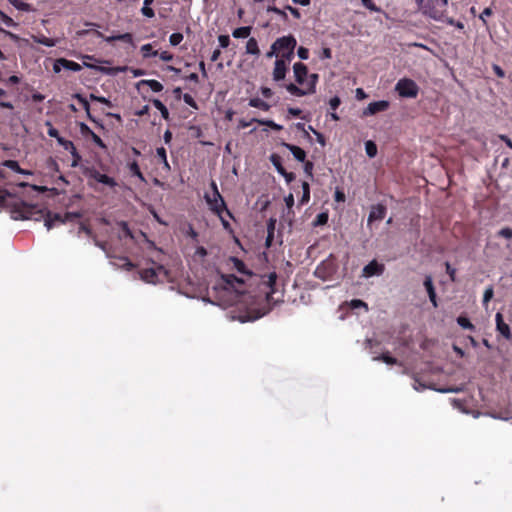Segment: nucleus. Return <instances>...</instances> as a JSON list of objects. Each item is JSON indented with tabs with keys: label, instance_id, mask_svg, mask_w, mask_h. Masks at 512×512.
Listing matches in <instances>:
<instances>
[{
	"label": "nucleus",
	"instance_id": "21",
	"mask_svg": "<svg viewBox=\"0 0 512 512\" xmlns=\"http://www.w3.org/2000/svg\"><path fill=\"white\" fill-rule=\"evenodd\" d=\"M33 40L34 42L47 47H54L58 43V39L48 38L44 35L34 36Z\"/></svg>",
	"mask_w": 512,
	"mask_h": 512
},
{
	"label": "nucleus",
	"instance_id": "60",
	"mask_svg": "<svg viewBox=\"0 0 512 512\" xmlns=\"http://www.w3.org/2000/svg\"><path fill=\"white\" fill-rule=\"evenodd\" d=\"M257 120L256 118H252L251 120L247 121L245 119H241L239 120V124H238V128L240 129H244V128H247L249 127L252 123L256 122L257 123Z\"/></svg>",
	"mask_w": 512,
	"mask_h": 512
},
{
	"label": "nucleus",
	"instance_id": "1",
	"mask_svg": "<svg viewBox=\"0 0 512 512\" xmlns=\"http://www.w3.org/2000/svg\"><path fill=\"white\" fill-rule=\"evenodd\" d=\"M222 279L227 286L234 289L238 293V310L240 311V314L237 316V318L239 321H254L268 313L269 309H267L266 306L257 307L251 296L237 289V285L240 286L244 284V281L241 278H238L233 274H227L223 275Z\"/></svg>",
	"mask_w": 512,
	"mask_h": 512
},
{
	"label": "nucleus",
	"instance_id": "30",
	"mask_svg": "<svg viewBox=\"0 0 512 512\" xmlns=\"http://www.w3.org/2000/svg\"><path fill=\"white\" fill-rule=\"evenodd\" d=\"M152 103L154 107L160 111L161 116L167 120L169 118V111L167 107L158 99H154Z\"/></svg>",
	"mask_w": 512,
	"mask_h": 512
},
{
	"label": "nucleus",
	"instance_id": "33",
	"mask_svg": "<svg viewBox=\"0 0 512 512\" xmlns=\"http://www.w3.org/2000/svg\"><path fill=\"white\" fill-rule=\"evenodd\" d=\"M129 170L132 175L138 177L141 181H145L144 175L140 170V167L136 161L129 163Z\"/></svg>",
	"mask_w": 512,
	"mask_h": 512
},
{
	"label": "nucleus",
	"instance_id": "49",
	"mask_svg": "<svg viewBox=\"0 0 512 512\" xmlns=\"http://www.w3.org/2000/svg\"><path fill=\"white\" fill-rule=\"evenodd\" d=\"M303 163H304V172H305V174L312 178L313 177V169H314L313 162L305 160V162H303Z\"/></svg>",
	"mask_w": 512,
	"mask_h": 512
},
{
	"label": "nucleus",
	"instance_id": "62",
	"mask_svg": "<svg viewBox=\"0 0 512 512\" xmlns=\"http://www.w3.org/2000/svg\"><path fill=\"white\" fill-rule=\"evenodd\" d=\"M280 175H282L285 178L287 183H291L292 181L295 180V174L292 172H288L286 169H284V171H282Z\"/></svg>",
	"mask_w": 512,
	"mask_h": 512
},
{
	"label": "nucleus",
	"instance_id": "22",
	"mask_svg": "<svg viewBox=\"0 0 512 512\" xmlns=\"http://www.w3.org/2000/svg\"><path fill=\"white\" fill-rule=\"evenodd\" d=\"M249 106L253 107V108L261 109L263 111H268L271 107L267 102H265L264 100H262L258 97L251 98L249 100Z\"/></svg>",
	"mask_w": 512,
	"mask_h": 512
},
{
	"label": "nucleus",
	"instance_id": "15",
	"mask_svg": "<svg viewBox=\"0 0 512 512\" xmlns=\"http://www.w3.org/2000/svg\"><path fill=\"white\" fill-rule=\"evenodd\" d=\"M66 217L65 214L62 215L60 213H52L51 211H46L45 215V227L50 230L52 229L56 224H64L66 223Z\"/></svg>",
	"mask_w": 512,
	"mask_h": 512
},
{
	"label": "nucleus",
	"instance_id": "35",
	"mask_svg": "<svg viewBox=\"0 0 512 512\" xmlns=\"http://www.w3.org/2000/svg\"><path fill=\"white\" fill-rule=\"evenodd\" d=\"M141 52L144 58L154 57L158 55V51L153 50L151 44H145L141 47Z\"/></svg>",
	"mask_w": 512,
	"mask_h": 512
},
{
	"label": "nucleus",
	"instance_id": "36",
	"mask_svg": "<svg viewBox=\"0 0 512 512\" xmlns=\"http://www.w3.org/2000/svg\"><path fill=\"white\" fill-rule=\"evenodd\" d=\"M231 260L234 263V267L238 272H240L242 274L251 275V273L246 270V265L244 264V262L242 260H240L236 257H232Z\"/></svg>",
	"mask_w": 512,
	"mask_h": 512
},
{
	"label": "nucleus",
	"instance_id": "7",
	"mask_svg": "<svg viewBox=\"0 0 512 512\" xmlns=\"http://www.w3.org/2000/svg\"><path fill=\"white\" fill-rule=\"evenodd\" d=\"M85 176L89 179V181L94 180L97 183L104 184L106 186H109L111 188H114L117 185V182L114 178L100 173L96 168H87L84 171Z\"/></svg>",
	"mask_w": 512,
	"mask_h": 512
},
{
	"label": "nucleus",
	"instance_id": "56",
	"mask_svg": "<svg viewBox=\"0 0 512 512\" xmlns=\"http://www.w3.org/2000/svg\"><path fill=\"white\" fill-rule=\"evenodd\" d=\"M297 54L300 59L307 60L309 58V50L303 46H300L297 50Z\"/></svg>",
	"mask_w": 512,
	"mask_h": 512
},
{
	"label": "nucleus",
	"instance_id": "16",
	"mask_svg": "<svg viewBox=\"0 0 512 512\" xmlns=\"http://www.w3.org/2000/svg\"><path fill=\"white\" fill-rule=\"evenodd\" d=\"M496 321V329L497 331L507 340L512 338L510 327L507 323L504 322L503 315L498 312L495 316Z\"/></svg>",
	"mask_w": 512,
	"mask_h": 512
},
{
	"label": "nucleus",
	"instance_id": "20",
	"mask_svg": "<svg viewBox=\"0 0 512 512\" xmlns=\"http://www.w3.org/2000/svg\"><path fill=\"white\" fill-rule=\"evenodd\" d=\"M246 53L258 56L260 54V49L258 46V42L255 38L251 37L248 39L246 43Z\"/></svg>",
	"mask_w": 512,
	"mask_h": 512
},
{
	"label": "nucleus",
	"instance_id": "8",
	"mask_svg": "<svg viewBox=\"0 0 512 512\" xmlns=\"http://www.w3.org/2000/svg\"><path fill=\"white\" fill-rule=\"evenodd\" d=\"M273 43L276 45L278 53L281 54L289 50H295L297 40L293 35L290 34L277 38Z\"/></svg>",
	"mask_w": 512,
	"mask_h": 512
},
{
	"label": "nucleus",
	"instance_id": "25",
	"mask_svg": "<svg viewBox=\"0 0 512 512\" xmlns=\"http://www.w3.org/2000/svg\"><path fill=\"white\" fill-rule=\"evenodd\" d=\"M115 40H119V41H123L125 43L132 44L133 43V36L130 33H124V34H119V35H116V36H111V37H107L106 38L107 42H112V41H115Z\"/></svg>",
	"mask_w": 512,
	"mask_h": 512
},
{
	"label": "nucleus",
	"instance_id": "13",
	"mask_svg": "<svg viewBox=\"0 0 512 512\" xmlns=\"http://www.w3.org/2000/svg\"><path fill=\"white\" fill-rule=\"evenodd\" d=\"M289 70V65L285 64L283 60H275L274 68L272 72V78L275 82H280L285 79L286 74Z\"/></svg>",
	"mask_w": 512,
	"mask_h": 512
},
{
	"label": "nucleus",
	"instance_id": "3",
	"mask_svg": "<svg viewBox=\"0 0 512 512\" xmlns=\"http://www.w3.org/2000/svg\"><path fill=\"white\" fill-rule=\"evenodd\" d=\"M211 188L213 190V194H205L204 196L209 209L217 216L226 213L229 218L234 219L232 212L227 208V205L217 188V184L214 181L211 182Z\"/></svg>",
	"mask_w": 512,
	"mask_h": 512
},
{
	"label": "nucleus",
	"instance_id": "34",
	"mask_svg": "<svg viewBox=\"0 0 512 512\" xmlns=\"http://www.w3.org/2000/svg\"><path fill=\"white\" fill-rule=\"evenodd\" d=\"M257 123L259 125L267 126V127L271 128L272 130H275V131H280V130L283 129V127L281 125L275 123L273 120L259 119V120H257Z\"/></svg>",
	"mask_w": 512,
	"mask_h": 512
},
{
	"label": "nucleus",
	"instance_id": "19",
	"mask_svg": "<svg viewBox=\"0 0 512 512\" xmlns=\"http://www.w3.org/2000/svg\"><path fill=\"white\" fill-rule=\"evenodd\" d=\"M277 280V274L275 272L270 273L267 276V280L264 282V284L270 289L267 291L266 294V300L269 302L272 298V294L275 292V285Z\"/></svg>",
	"mask_w": 512,
	"mask_h": 512
},
{
	"label": "nucleus",
	"instance_id": "14",
	"mask_svg": "<svg viewBox=\"0 0 512 512\" xmlns=\"http://www.w3.org/2000/svg\"><path fill=\"white\" fill-rule=\"evenodd\" d=\"M47 125L49 126L48 128V135L52 138H55L58 142V144L60 146H62L64 149H72L73 151H75V145L72 141L70 140H67L65 138H63L62 136H60L58 130L56 128H54L51 123H47Z\"/></svg>",
	"mask_w": 512,
	"mask_h": 512
},
{
	"label": "nucleus",
	"instance_id": "52",
	"mask_svg": "<svg viewBox=\"0 0 512 512\" xmlns=\"http://www.w3.org/2000/svg\"><path fill=\"white\" fill-rule=\"evenodd\" d=\"M350 306H351V308H353V309L363 307V308H365L366 310H368V305H367V303H365L364 301H362V300H360V299H353V300L350 302Z\"/></svg>",
	"mask_w": 512,
	"mask_h": 512
},
{
	"label": "nucleus",
	"instance_id": "45",
	"mask_svg": "<svg viewBox=\"0 0 512 512\" xmlns=\"http://www.w3.org/2000/svg\"><path fill=\"white\" fill-rule=\"evenodd\" d=\"M267 11L279 15L284 21L288 19L286 12L277 8L276 6H268Z\"/></svg>",
	"mask_w": 512,
	"mask_h": 512
},
{
	"label": "nucleus",
	"instance_id": "4",
	"mask_svg": "<svg viewBox=\"0 0 512 512\" xmlns=\"http://www.w3.org/2000/svg\"><path fill=\"white\" fill-rule=\"evenodd\" d=\"M319 81V75L317 73H308L307 81L305 87H299L294 83H289L285 85V89L293 96L302 97L306 95H311L316 92V85Z\"/></svg>",
	"mask_w": 512,
	"mask_h": 512
},
{
	"label": "nucleus",
	"instance_id": "5",
	"mask_svg": "<svg viewBox=\"0 0 512 512\" xmlns=\"http://www.w3.org/2000/svg\"><path fill=\"white\" fill-rule=\"evenodd\" d=\"M395 91L402 98H416L419 94V86L410 78H401L395 85Z\"/></svg>",
	"mask_w": 512,
	"mask_h": 512
},
{
	"label": "nucleus",
	"instance_id": "57",
	"mask_svg": "<svg viewBox=\"0 0 512 512\" xmlns=\"http://www.w3.org/2000/svg\"><path fill=\"white\" fill-rule=\"evenodd\" d=\"M341 104V100L338 96L332 97L329 101V106L332 111H335Z\"/></svg>",
	"mask_w": 512,
	"mask_h": 512
},
{
	"label": "nucleus",
	"instance_id": "39",
	"mask_svg": "<svg viewBox=\"0 0 512 512\" xmlns=\"http://www.w3.org/2000/svg\"><path fill=\"white\" fill-rule=\"evenodd\" d=\"M183 38L184 37L182 33L176 32L170 35L169 42L172 46H177L182 42Z\"/></svg>",
	"mask_w": 512,
	"mask_h": 512
},
{
	"label": "nucleus",
	"instance_id": "55",
	"mask_svg": "<svg viewBox=\"0 0 512 512\" xmlns=\"http://www.w3.org/2000/svg\"><path fill=\"white\" fill-rule=\"evenodd\" d=\"M218 41L221 48H227L230 44V37L228 35H220Z\"/></svg>",
	"mask_w": 512,
	"mask_h": 512
},
{
	"label": "nucleus",
	"instance_id": "40",
	"mask_svg": "<svg viewBox=\"0 0 512 512\" xmlns=\"http://www.w3.org/2000/svg\"><path fill=\"white\" fill-rule=\"evenodd\" d=\"M68 153L72 155L73 161L71 163L72 167H77L79 165V162L81 161V155L79 154L77 148L75 147V151H73L71 148L66 149Z\"/></svg>",
	"mask_w": 512,
	"mask_h": 512
},
{
	"label": "nucleus",
	"instance_id": "18",
	"mask_svg": "<svg viewBox=\"0 0 512 512\" xmlns=\"http://www.w3.org/2000/svg\"><path fill=\"white\" fill-rule=\"evenodd\" d=\"M282 145L287 148L297 161L305 162L306 152L299 146L283 142Z\"/></svg>",
	"mask_w": 512,
	"mask_h": 512
},
{
	"label": "nucleus",
	"instance_id": "47",
	"mask_svg": "<svg viewBox=\"0 0 512 512\" xmlns=\"http://www.w3.org/2000/svg\"><path fill=\"white\" fill-rule=\"evenodd\" d=\"M361 2L364 5V7H366L370 11H373V12H380L381 11L380 8L377 7L372 0H361Z\"/></svg>",
	"mask_w": 512,
	"mask_h": 512
},
{
	"label": "nucleus",
	"instance_id": "26",
	"mask_svg": "<svg viewBox=\"0 0 512 512\" xmlns=\"http://www.w3.org/2000/svg\"><path fill=\"white\" fill-rule=\"evenodd\" d=\"M374 361H382L388 365H395L398 363L395 357H392L388 352L382 353L380 356L373 358Z\"/></svg>",
	"mask_w": 512,
	"mask_h": 512
},
{
	"label": "nucleus",
	"instance_id": "46",
	"mask_svg": "<svg viewBox=\"0 0 512 512\" xmlns=\"http://www.w3.org/2000/svg\"><path fill=\"white\" fill-rule=\"evenodd\" d=\"M424 286H425L428 294H431V293L435 292V288H434L431 276H426L425 277Z\"/></svg>",
	"mask_w": 512,
	"mask_h": 512
},
{
	"label": "nucleus",
	"instance_id": "63",
	"mask_svg": "<svg viewBox=\"0 0 512 512\" xmlns=\"http://www.w3.org/2000/svg\"><path fill=\"white\" fill-rule=\"evenodd\" d=\"M121 261H123V267L126 270L131 271L135 268V264L132 263L127 257H122Z\"/></svg>",
	"mask_w": 512,
	"mask_h": 512
},
{
	"label": "nucleus",
	"instance_id": "54",
	"mask_svg": "<svg viewBox=\"0 0 512 512\" xmlns=\"http://www.w3.org/2000/svg\"><path fill=\"white\" fill-rule=\"evenodd\" d=\"M498 236L506 238V239H512V229L509 227L502 228L498 232Z\"/></svg>",
	"mask_w": 512,
	"mask_h": 512
},
{
	"label": "nucleus",
	"instance_id": "51",
	"mask_svg": "<svg viewBox=\"0 0 512 512\" xmlns=\"http://www.w3.org/2000/svg\"><path fill=\"white\" fill-rule=\"evenodd\" d=\"M493 294H494L493 287L492 286L488 287L484 291L483 304H487L493 298Z\"/></svg>",
	"mask_w": 512,
	"mask_h": 512
},
{
	"label": "nucleus",
	"instance_id": "2",
	"mask_svg": "<svg viewBox=\"0 0 512 512\" xmlns=\"http://www.w3.org/2000/svg\"><path fill=\"white\" fill-rule=\"evenodd\" d=\"M47 210L38 208L36 205H31L25 202H20L13 206L11 211L12 218L15 220H34L45 221Z\"/></svg>",
	"mask_w": 512,
	"mask_h": 512
},
{
	"label": "nucleus",
	"instance_id": "50",
	"mask_svg": "<svg viewBox=\"0 0 512 512\" xmlns=\"http://www.w3.org/2000/svg\"><path fill=\"white\" fill-rule=\"evenodd\" d=\"M220 221H221V224L224 228L225 231H227L228 233H233V228L231 226V224L229 223L228 220L225 219V217L223 216V214H220V216H218Z\"/></svg>",
	"mask_w": 512,
	"mask_h": 512
},
{
	"label": "nucleus",
	"instance_id": "59",
	"mask_svg": "<svg viewBox=\"0 0 512 512\" xmlns=\"http://www.w3.org/2000/svg\"><path fill=\"white\" fill-rule=\"evenodd\" d=\"M90 135H91L92 141L97 146H99L100 148H105L106 147L104 142H103V140L97 134H95L94 132H91Z\"/></svg>",
	"mask_w": 512,
	"mask_h": 512
},
{
	"label": "nucleus",
	"instance_id": "10",
	"mask_svg": "<svg viewBox=\"0 0 512 512\" xmlns=\"http://www.w3.org/2000/svg\"><path fill=\"white\" fill-rule=\"evenodd\" d=\"M293 72L296 83L305 87L309 73L307 66L302 62H296L293 65Z\"/></svg>",
	"mask_w": 512,
	"mask_h": 512
},
{
	"label": "nucleus",
	"instance_id": "11",
	"mask_svg": "<svg viewBox=\"0 0 512 512\" xmlns=\"http://www.w3.org/2000/svg\"><path fill=\"white\" fill-rule=\"evenodd\" d=\"M390 107V103L387 100H380L371 102L363 111V116L375 115L379 112H384Z\"/></svg>",
	"mask_w": 512,
	"mask_h": 512
},
{
	"label": "nucleus",
	"instance_id": "6",
	"mask_svg": "<svg viewBox=\"0 0 512 512\" xmlns=\"http://www.w3.org/2000/svg\"><path fill=\"white\" fill-rule=\"evenodd\" d=\"M160 275H163L164 277L168 276L167 269L162 265H158L155 268H145L140 271V278L143 281L151 284H156L159 282Z\"/></svg>",
	"mask_w": 512,
	"mask_h": 512
},
{
	"label": "nucleus",
	"instance_id": "53",
	"mask_svg": "<svg viewBox=\"0 0 512 512\" xmlns=\"http://www.w3.org/2000/svg\"><path fill=\"white\" fill-rule=\"evenodd\" d=\"M493 14V11L490 7H486L482 13L480 14L479 18L482 20L483 24L486 26L487 25V21H486V17H489Z\"/></svg>",
	"mask_w": 512,
	"mask_h": 512
},
{
	"label": "nucleus",
	"instance_id": "38",
	"mask_svg": "<svg viewBox=\"0 0 512 512\" xmlns=\"http://www.w3.org/2000/svg\"><path fill=\"white\" fill-rule=\"evenodd\" d=\"M293 58H294V50H289V51L279 54V57L277 58V60H283L285 62V64L289 65Z\"/></svg>",
	"mask_w": 512,
	"mask_h": 512
},
{
	"label": "nucleus",
	"instance_id": "17",
	"mask_svg": "<svg viewBox=\"0 0 512 512\" xmlns=\"http://www.w3.org/2000/svg\"><path fill=\"white\" fill-rule=\"evenodd\" d=\"M386 206L383 204H377L371 207V211L368 216V224L373 221L382 220L386 215Z\"/></svg>",
	"mask_w": 512,
	"mask_h": 512
},
{
	"label": "nucleus",
	"instance_id": "48",
	"mask_svg": "<svg viewBox=\"0 0 512 512\" xmlns=\"http://www.w3.org/2000/svg\"><path fill=\"white\" fill-rule=\"evenodd\" d=\"M327 221H328L327 213H320L317 215L314 225L315 226L325 225L327 223Z\"/></svg>",
	"mask_w": 512,
	"mask_h": 512
},
{
	"label": "nucleus",
	"instance_id": "23",
	"mask_svg": "<svg viewBox=\"0 0 512 512\" xmlns=\"http://www.w3.org/2000/svg\"><path fill=\"white\" fill-rule=\"evenodd\" d=\"M252 27L250 26H243L239 27L233 30L232 35L234 38L240 39V38H247L251 33Z\"/></svg>",
	"mask_w": 512,
	"mask_h": 512
},
{
	"label": "nucleus",
	"instance_id": "37",
	"mask_svg": "<svg viewBox=\"0 0 512 512\" xmlns=\"http://www.w3.org/2000/svg\"><path fill=\"white\" fill-rule=\"evenodd\" d=\"M8 1H9V3H11L15 8H17L20 11L28 12L31 10L30 4L25 3L21 0H8Z\"/></svg>",
	"mask_w": 512,
	"mask_h": 512
},
{
	"label": "nucleus",
	"instance_id": "43",
	"mask_svg": "<svg viewBox=\"0 0 512 512\" xmlns=\"http://www.w3.org/2000/svg\"><path fill=\"white\" fill-rule=\"evenodd\" d=\"M119 226L121 227V230H122V233H123V237H128V238H131V239L134 238V236L132 234V231L130 230L127 222L121 221L119 223Z\"/></svg>",
	"mask_w": 512,
	"mask_h": 512
},
{
	"label": "nucleus",
	"instance_id": "28",
	"mask_svg": "<svg viewBox=\"0 0 512 512\" xmlns=\"http://www.w3.org/2000/svg\"><path fill=\"white\" fill-rule=\"evenodd\" d=\"M457 323L463 329L475 331V326L471 323V321L466 316L460 315L457 318Z\"/></svg>",
	"mask_w": 512,
	"mask_h": 512
},
{
	"label": "nucleus",
	"instance_id": "27",
	"mask_svg": "<svg viewBox=\"0 0 512 512\" xmlns=\"http://www.w3.org/2000/svg\"><path fill=\"white\" fill-rule=\"evenodd\" d=\"M73 98L78 100V102L82 105V107L87 112L88 118L90 120H93V118H92V116L90 114V105H89V102L87 101V99L83 95H81L79 93L74 94Z\"/></svg>",
	"mask_w": 512,
	"mask_h": 512
},
{
	"label": "nucleus",
	"instance_id": "58",
	"mask_svg": "<svg viewBox=\"0 0 512 512\" xmlns=\"http://www.w3.org/2000/svg\"><path fill=\"white\" fill-rule=\"evenodd\" d=\"M183 100H184V102H185L186 104H188L189 106H191V107H193V108L197 109V104H196V102H195L194 98H193L190 94H188V93L184 94V96H183Z\"/></svg>",
	"mask_w": 512,
	"mask_h": 512
},
{
	"label": "nucleus",
	"instance_id": "12",
	"mask_svg": "<svg viewBox=\"0 0 512 512\" xmlns=\"http://www.w3.org/2000/svg\"><path fill=\"white\" fill-rule=\"evenodd\" d=\"M61 68L78 72L82 69L81 65L75 61L68 60L65 58H59L54 62L53 69L55 72H60Z\"/></svg>",
	"mask_w": 512,
	"mask_h": 512
},
{
	"label": "nucleus",
	"instance_id": "31",
	"mask_svg": "<svg viewBox=\"0 0 512 512\" xmlns=\"http://www.w3.org/2000/svg\"><path fill=\"white\" fill-rule=\"evenodd\" d=\"M365 151L368 157L373 158L377 155V145L372 140H368L365 142Z\"/></svg>",
	"mask_w": 512,
	"mask_h": 512
},
{
	"label": "nucleus",
	"instance_id": "41",
	"mask_svg": "<svg viewBox=\"0 0 512 512\" xmlns=\"http://www.w3.org/2000/svg\"><path fill=\"white\" fill-rule=\"evenodd\" d=\"M47 168L51 171V172H54V173H59L60 172V167H59V164L57 163V161L52 158V157H49L48 160H47Z\"/></svg>",
	"mask_w": 512,
	"mask_h": 512
},
{
	"label": "nucleus",
	"instance_id": "61",
	"mask_svg": "<svg viewBox=\"0 0 512 512\" xmlns=\"http://www.w3.org/2000/svg\"><path fill=\"white\" fill-rule=\"evenodd\" d=\"M141 12L144 16L148 18H152L155 16V12L150 6H143Z\"/></svg>",
	"mask_w": 512,
	"mask_h": 512
},
{
	"label": "nucleus",
	"instance_id": "24",
	"mask_svg": "<svg viewBox=\"0 0 512 512\" xmlns=\"http://www.w3.org/2000/svg\"><path fill=\"white\" fill-rule=\"evenodd\" d=\"M302 190V197L299 200L300 206L306 205L310 201V186L308 182H302Z\"/></svg>",
	"mask_w": 512,
	"mask_h": 512
},
{
	"label": "nucleus",
	"instance_id": "29",
	"mask_svg": "<svg viewBox=\"0 0 512 512\" xmlns=\"http://www.w3.org/2000/svg\"><path fill=\"white\" fill-rule=\"evenodd\" d=\"M270 161L279 174L282 173V171H284L285 168L282 165V158L278 154H271Z\"/></svg>",
	"mask_w": 512,
	"mask_h": 512
},
{
	"label": "nucleus",
	"instance_id": "32",
	"mask_svg": "<svg viewBox=\"0 0 512 512\" xmlns=\"http://www.w3.org/2000/svg\"><path fill=\"white\" fill-rule=\"evenodd\" d=\"M143 84H146L147 86H149V88L153 91V92H161L163 90V85L157 81V80H154V79H151V80H143L142 81Z\"/></svg>",
	"mask_w": 512,
	"mask_h": 512
},
{
	"label": "nucleus",
	"instance_id": "9",
	"mask_svg": "<svg viewBox=\"0 0 512 512\" xmlns=\"http://www.w3.org/2000/svg\"><path fill=\"white\" fill-rule=\"evenodd\" d=\"M384 270V264L377 262V260H372L366 266H364L362 275L366 278L372 276H380L384 273Z\"/></svg>",
	"mask_w": 512,
	"mask_h": 512
},
{
	"label": "nucleus",
	"instance_id": "64",
	"mask_svg": "<svg viewBox=\"0 0 512 512\" xmlns=\"http://www.w3.org/2000/svg\"><path fill=\"white\" fill-rule=\"evenodd\" d=\"M158 55L162 61L169 62L173 60V54L168 51H162L160 54L158 53Z\"/></svg>",
	"mask_w": 512,
	"mask_h": 512
},
{
	"label": "nucleus",
	"instance_id": "42",
	"mask_svg": "<svg viewBox=\"0 0 512 512\" xmlns=\"http://www.w3.org/2000/svg\"><path fill=\"white\" fill-rule=\"evenodd\" d=\"M4 165L18 173H21V174H24L25 171L23 169L20 168L19 164L17 161H14V160H7Z\"/></svg>",
	"mask_w": 512,
	"mask_h": 512
},
{
	"label": "nucleus",
	"instance_id": "44",
	"mask_svg": "<svg viewBox=\"0 0 512 512\" xmlns=\"http://www.w3.org/2000/svg\"><path fill=\"white\" fill-rule=\"evenodd\" d=\"M0 18L2 22L8 27H16L17 23L8 15L0 11Z\"/></svg>",
	"mask_w": 512,
	"mask_h": 512
}]
</instances>
